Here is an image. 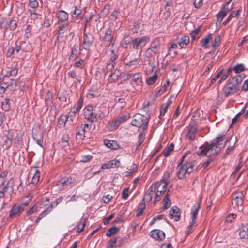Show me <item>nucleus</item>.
Returning <instances> with one entry per match:
<instances>
[{
	"label": "nucleus",
	"instance_id": "obj_29",
	"mask_svg": "<svg viewBox=\"0 0 248 248\" xmlns=\"http://www.w3.org/2000/svg\"><path fill=\"white\" fill-rule=\"evenodd\" d=\"M201 29V26H199L196 29L192 31L190 35L192 41L199 38L201 35L200 31Z\"/></svg>",
	"mask_w": 248,
	"mask_h": 248
},
{
	"label": "nucleus",
	"instance_id": "obj_22",
	"mask_svg": "<svg viewBox=\"0 0 248 248\" xmlns=\"http://www.w3.org/2000/svg\"><path fill=\"white\" fill-rule=\"evenodd\" d=\"M21 212L17 205H14L10 211L9 217L11 218H16L20 215Z\"/></svg>",
	"mask_w": 248,
	"mask_h": 248
},
{
	"label": "nucleus",
	"instance_id": "obj_12",
	"mask_svg": "<svg viewBox=\"0 0 248 248\" xmlns=\"http://www.w3.org/2000/svg\"><path fill=\"white\" fill-rule=\"evenodd\" d=\"M159 183H154L149 187L147 192L144 194L142 201L149 202L152 198L153 194L156 191V188L158 186Z\"/></svg>",
	"mask_w": 248,
	"mask_h": 248
},
{
	"label": "nucleus",
	"instance_id": "obj_16",
	"mask_svg": "<svg viewBox=\"0 0 248 248\" xmlns=\"http://www.w3.org/2000/svg\"><path fill=\"white\" fill-rule=\"evenodd\" d=\"M109 113V107L106 106H101L99 108V110L96 113L99 120H101L105 117L108 116Z\"/></svg>",
	"mask_w": 248,
	"mask_h": 248
},
{
	"label": "nucleus",
	"instance_id": "obj_39",
	"mask_svg": "<svg viewBox=\"0 0 248 248\" xmlns=\"http://www.w3.org/2000/svg\"><path fill=\"white\" fill-rule=\"evenodd\" d=\"M119 231V228L114 226L109 229L106 232V235L107 236L110 237L117 234Z\"/></svg>",
	"mask_w": 248,
	"mask_h": 248
},
{
	"label": "nucleus",
	"instance_id": "obj_47",
	"mask_svg": "<svg viewBox=\"0 0 248 248\" xmlns=\"http://www.w3.org/2000/svg\"><path fill=\"white\" fill-rule=\"evenodd\" d=\"M170 84V80L168 79L165 84L162 86V88L158 91L157 95H160L162 93H164L166 91Z\"/></svg>",
	"mask_w": 248,
	"mask_h": 248
},
{
	"label": "nucleus",
	"instance_id": "obj_36",
	"mask_svg": "<svg viewBox=\"0 0 248 248\" xmlns=\"http://www.w3.org/2000/svg\"><path fill=\"white\" fill-rule=\"evenodd\" d=\"M146 206V205L145 202H141L139 204L136 210L137 217L140 216L143 214V211L145 209Z\"/></svg>",
	"mask_w": 248,
	"mask_h": 248
},
{
	"label": "nucleus",
	"instance_id": "obj_59",
	"mask_svg": "<svg viewBox=\"0 0 248 248\" xmlns=\"http://www.w3.org/2000/svg\"><path fill=\"white\" fill-rule=\"evenodd\" d=\"M83 104V98L82 96L80 97V98L78 101V103L75 110L77 112L79 111L82 108Z\"/></svg>",
	"mask_w": 248,
	"mask_h": 248
},
{
	"label": "nucleus",
	"instance_id": "obj_24",
	"mask_svg": "<svg viewBox=\"0 0 248 248\" xmlns=\"http://www.w3.org/2000/svg\"><path fill=\"white\" fill-rule=\"evenodd\" d=\"M32 137L34 140L36 141L37 143L41 147H43V136L41 132L38 134L35 133L34 130H32Z\"/></svg>",
	"mask_w": 248,
	"mask_h": 248
},
{
	"label": "nucleus",
	"instance_id": "obj_2",
	"mask_svg": "<svg viewBox=\"0 0 248 248\" xmlns=\"http://www.w3.org/2000/svg\"><path fill=\"white\" fill-rule=\"evenodd\" d=\"M148 121V117L139 113L136 114L133 117L131 124L138 127L140 132L136 149H138L144 141V131L147 128Z\"/></svg>",
	"mask_w": 248,
	"mask_h": 248
},
{
	"label": "nucleus",
	"instance_id": "obj_5",
	"mask_svg": "<svg viewBox=\"0 0 248 248\" xmlns=\"http://www.w3.org/2000/svg\"><path fill=\"white\" fill-rule=\"evenodd\" d=\"M160 46V40L159 38L153 39L151 42L150 47L145 52V57L150 58L159 53Z\"/></svg>",
	"mask_w": 248,
	"mask_h": 248
},
{
	"label": "nucleus",
	"instance_id": "obj_20",
	"mask_svg": "<svg viewBox=\"0 0 248 248\" xmlns=\"http://www.w3.org/2000/svg\"><path fill=\"white\" fill-rule=\"evenodd\" d=\"M23 134L21 133H18L14 140V144L16 148L18 149H20L22 148L23 145Z\"/></svg>",
	"mask_w": 248,
	"mask_h": 248
},
{
	"label": "nucleus",
	"instance_id": "obj_21",
	"mask_svg": "<svg viewBox=\"0 0 248 248\" xmlns=\"http://www.w3.org/2000/svg\"><path fill=\"white\" fill-rule=\"evenodd\" d=\"M200 208V202H197L195 204V205L192 207L191 211V221H192V223L194 221H196V219L197 218V216L198 213V211Z\"/></svg>",
	"mask_w": 248,
	"mask_h": 248
},
{
	"label": "nucleus",
	"instance_id": "obj_8",
	"mask_svg": "<svg viewBox=\"0 0 248 248\" xmlns=\"http://www.w3.org/2000/svg\"><path fill=\"white\" fill-rule=\"evenodd\" d=\"M83 41L81 45V47L86 50H89L94 41L93 36L90 33L86 32V28L83 33Z\"/></svg>",
	"mask_w": 248,
	"mask_h": 248
},
{
	"label": "nucleus",
	"instance_id": "obj_10",
	"mask_svg": "<svg viewBox=\"0 0 248 248\" xmlns=\"http://www.w3.org/2000/svg\"><path fill=\"white\" fill-rule=\"evenodd\" d=\"M52 98V94L50 93L49 91L47 92V105L49 104L50 108L49 111V117L50 121H53L55 120L57 114L56 106L51 100V98Z\"/></svg>",
	"mask_w": 248,
	"mask_h": 248
},
{
	"label": "nucleus",
	"instance_id": "obj_44",
	"mask_svg": "<svg viewBox=\"0 0 248 248\" xmlns=\"http://www.w3.org/2000/svg\"><path fill=\"white\" fill-rule=\"evenodd\" d=\"M40 178V173L38 170H36L35 173L32 178L31 184H32L34 186L36 185L37 183L39 182Z\"/></svg>",
	"mask_w": 248,
	"mask_h": 248
},
{
	"label": "nucleus",
	"instance_id": "obj_41",
	"mask_svg": "<svg viewBox=\"0 0 248 248\" xmlns=\"http://www.w3.org/2000/svg\"><path fill=\"white\" fill-rule=\"evenodd\" d=\"M12 143L13 138L7 136L3 142V146L5 147L6 149H8L11 146Z\"/></svg>",
	"mask_w": 248,
	"mask_h": 248
},
{
	"label": "nucleus",
	"instance_id": "obj_42",
	"mask_svg": "<svg viewBox=\"0 0 248 248\" xmlns=\"http://www.w3.org/2000/svg\"><path fill=\"white\" fill-rule=\"evenodd\" d=\"M78 46L75 45L72 47L71 49V54L69 57V59L72 61H74L75 60V59L77 57V55L78 53Z\"/></svg>",
	"mask_w": 248,
	"mask_h": 248
},
{
	"label": "nucleus",
	"instance_id": "obj_11",
	"mask_svg": "<svg viewBox=\"0 0 248 248\" xmlns=\"http://www.w3.org/2000/svg\"><path fill=\"white\" fill-rule=\"evenodd\" d=\"M150 38L147 36H142L135 38L132 41L133 48L137 49L140 47L143 46L147 42L149 41Z\"/></svg>",
	"mask_w": 248,
	"mask_h": 248
},
{
	"label": "nucleus",
	"instance_id": "obj_17",
	"mask_svg": "<svg viewBox=\"0 0 248 248\" xmlns=\"http://www.w3.org/2000/svg\"><path fill=\"white\" fill-rule=\"evenodd\" d=\"M103 40L109 42V45H111L112 46L114 45L115 43V39L114 38V32L110 28H108L106 31L105 35L103 37Z\"/></svg>",
	"mask_w": 248,
	"mask_h": 248
},
{
	"label": "nucleus",
	"instance_id": "obj_56",
	"mask_svg": "<svg viewBox=\"0 0 248 248\" xmlns=\"http://www.w3.org/2000/svg\"><path fill=\"white\" fill-rule=\"evenodd\" d=\"M63 200V198L62 197H60L59 198H58L56 200V202L53 204H51L50 207H47V212L50 211L51 209L53 208V207L56 206L58 204L61 203Z\"/></svg>",
	"mask_w": 248,
	"mask_h": 248
},
{
	"label": "nucleus",
	"instance_id": "obj_19",
	"mask_svg": "<svg viewBox=\"0 0 248 248\" xmlns=\"http://www.w3.org/2000/svg\"><path fill=\"white\" fill-rule=\"evenodd\" d=\"M73 182L74 180L72 177H65L61 179L58 185L61 186L62 188L64 189L71 185Z\"/></svg>",
	"mask_w": 248,
	"mask_h": 248
},
{
	"label": "nucleus",
	"instance_id": "obj_63",
	"mask_svg": "<svg viewBox=\"0 0 248 248\" xmlns=\"http://www.w3.org/2000/svg\"><path fill=\"white\" fill-rule=\"evenodd\" d=\"M31 26L30 25H28L27 26H26V28L25 30V37L26 38H29L31 35Z\"/></svg>",
	"mask_w": 248,
	"mask_h": 248
},
{
	"label": "nucleus",
	"instance_id": "obj_14",
	"mask_svg": "<svg viewBox=\"0 0 248 248\" xmlns=\"http://www.w3.org/2000/svg\"><path fill=\"white\" fill-rule=\"evenodd\" d=\"M19 44V45H16L15 47H14L15 55L18 54L20 50L23 52H28L31 49V46L29 44L24 41L20 42Z\"/></svg>",
	"mask_w": 248,
	"mask_h": 248
},
{
	"label": "nucleus",
	"instance_id": "obj_23",
	"mask_svg": "<svg viewBox=\"0 0 248 248\" xmlns=\"http://www.w3.org/2000/svg\"><path fill=\"white\" fill-rule=\"evenodd\" d=\"M17 86L16 81L15 80H11L10 81V83L8 84V82L5 83L3 82L0 84V87H3L4 88V90L6 89L9 88L10 90H15L16 87Z\"/></svg>",
	"mask_w": 248,
	"mask_h": 248
},
{
	"label": "nucleus",
	"instance_id": "obj_57",
	"mask_svg": "<svg viewBox=\"0 0 248 248\" xmlns=\"http://www.w3.org/2000/svg\"><path fill=\"white\" fill-rule=\"evenodd\" d=\"M18 72V69L16 68H13V69H10L7 71L6 76H16L17 75Z\"/></svg>",
	"mask_w": 248,
	"mask_h": 248
},
{
	"label": "nucleus",
	"instance_id": "obj_62",
	"mask_svg": "<svg viewBox=\"0 0 248 248\" xmlns=\"http://www.w3.org/2000/svg\"><path fill=\"white\" fill-rule=\"evenodd\" d=\"M223 72V69L219 70L218 73L216 74L214 78L211 80V84H213L222 74Z\"/></svg>",
	"mask_w": 248,
	"mask_h": 248
},
{
	"label": "nucleus",
	"instance_id": "obj_46",
	"mask_svg": "<svg viewBox=\"0 0 248 248\" xmlns=\"http://www.w3.org/2000/svg\"><path fill=\"white\" fill-rule=\"evenodd\" d=\"M17 25V21L15 18H10L9 29L14 30L16 29Z\"/></svg>",
	"mask_w": 248,
	"mask_h": 248
},
{
	"label": "nucleus",
	"instance_id": "obj_18",
	"mask_svg": "<svg viewBox=\"0 0 248 248\" xmlns=\"http://www.w3.org/2000/svg\"><path fill=\"white\" fill-rule=\"evenodd\" d=\"M181 213L180 209L176 206L172 207L170 211L169 217L170 218H174L176 221L180 219Z\"/></svg>",
	"mask_w": 248,
	"mask_h": 248
},
{
	"label": "nucleus",
	"instance_id": "obj_33",
	"mask_svg": "<svg viewBox=\"0 0 248 248\" xmlns=\"http://www.w3.org/2000/svg\"><path fill=\"white\" fill-rule=\"evenodd\" d=\"M10 18L7 19L6 17H3L0 20V28L3 29L4 31L9 28V29Z\"/></svg>",
	"mask_w": 248,
	"mask_h": 248
},
{
	"label": "nucleus",
	"instance_id": "obj_50",
	"mask_svg": "<svg viewBox=\"0 0 248 248\" xmlns=\"http://www.w3.org/2000/svg\"><path fill=\"white\" fill-rule=\"evenodd\" d=\"M118 238H120L115 237L109 240L107 244V248H113L116 243L117 242Z\"/></svg>",
	"mask_w": 248,
	"mask_h": 248
},
{
	"label": "nucleus",
	"instance_id": "obj_51",
	"mask_svg": "<svg viewBox=\"0 0 248 248\" xmlns=\"http://www.w3.org/2000/svg\"><path fill=\"white\" fill-rule=\"evenodd\" d=\"M170 14L171 9H169L167 7L166 9H165L164 12L162 13L161 17L163 19L167 20L170 17Z\"/></svg>",
	"mask_w": 248,
	"mask_h": 248
},
{
	"label": "nucleus",
	"instance_id": "obj_64",
	"mask_svg": "<svg viewBox=\"0 0 248 248\" xmlns=\"http://www.w3.org/2000/svg\"><path fill=\"white\" fill-rule=\"evenodd\" d=\"M115 217L114 213H111L109 216H108L107 217L103 219V223L105 225H107L108 224L109 221L113 218Z\"/></svg>",
	"mask_w": 248,
	"mask_h": 248
},
{
	"label": "nucleus",
	"instance_id": "obj_55",
	"mask_svg": "<svg viewBox=\"0 0 248 248\" xmlns=\"http://www.w3.org/2000/svg\"><path fill=\"white\" fill-rule=\"evenodd\" d=\"M80 223L81 224V227H80V226L79 224L78 226L77 232L78 233H80L84 231V228H85V226L86 223V219H81L80 222Z\"/></svg>",
	"mask_w": 248,
	"mask_h": 248
},
{
	"label": "nucleus",
	"instance_id": "obj_25",
	"mask_svg": "<svg viewBox=\"0 0 248 248\" xmlns=\"http://www.w3.org/2000/svg\"><path fill=\"white\" fill-rule=\"evenodd\" d=\"M104 144L113 150L117 149L119 148V145L117 142L113 140H104Z\"/></svg>",
	"mask_w": 248,
	"mask_h": 248
},
{
	"label": "nucleus",
	"instance_id": "obj_53",
	"mask_svg": "<svg viewBox=\"0 0 248 248\" xmlns=\"http://www.w3.org/2000/svg\"><path fill=\"white\" fill-rule=\"evenodd\" d=\"M85 131L84 129L79 130L78 132L76 133V138L77 139L82 140L85 137Z\"/></svg>",
	"mask_w": 248,
	"mask_h": 248
},
{
	"label": "nucleus",
	"instance_id": "obj_4",
	"mask_svg": "<svg viewBox=\"0 0 248 248\" xmlns=\"http://www.w3.org/2000/svg\"><path fill=\"white\" fill-rule=\"evenodd\" d=\"M244 197L245 194L242 191L233 192L231 195L233 207L239 211L242 210L243 208Z\"/></svg>",
	"mask_w": 248,
	"mask_h": 248
},
{
	"label": "nucleus",
	"instance_id": "obj_38",
	"mask_svg": "<svg viewBox=\"0 0 248 248\" xmlns=\"http://www.w3.org/2000/svg\"><path fill=\"white\" fill-rule=\"evenodd\" d=\"M2 109L5 111H8L10 109V99L8 98H5L1 102Z\"/></svg>",
	"mask_w": 248,
	"mask_h": 248
},
{
	"label": "nucleus",
	"instance_id": "obj_37",
	"mask_svg": "<svg viewBox=\"0 0 248 248\" xmlns=\"http://www.w3.org/2000/svg\"><path fill=\"white\" fill-rule=\"evenodd\" d=\"M174 144H171L168 147L164 149L162 154L165 156L168 157L170 155V153L174 150Z\"/></svg>",
	"mask_w": 248,
	"mask_h": 248
},
{
	"label": "nucleus",
	"instance_id": "obj_1",
	"mask_svg": "<svg viewBox=\"0 0 248 248\" xmlns=\"http://www.w3.org/2000/svg\"><path fill=\"white\" fill-rule=\"evenodd\" d=\"M224 136L223 133L219 134L212 140L210 144L207 143L200 147L201 151L197 153V155L206 156L208 158L204 163L197 166L195 170L199 169L201 165V167L206 169L214 161L212 156L217 155L228 141V139L225 140ZM197 164L195 154L190 152L186 153L177 166L176 174L178 178L183 179L185 178L186 174H189L193 172Z\"/></svg>",
	"mask_w": 248,
	"mask_h": 248
},
{
	"label": "nucleus",
	"instance_id": "obj_60",
	"mask_svg": "<svg viewBox=\"0 0 248 248\" xmlns=\"http://www.w3.org/2000/svg\"><path fill=\"white\" fill-rule=\"evenodd\" d=\"M69 137L68 135H64L62 138V145L64 147L68 145Z\"/></svg>",
	"mask_w": 248,
	"mask_h": 248
},
{
	"label": "nucleus",
	"instance_id": "obj_9",
	"mask_svg": "<svg viewBox=\"0 0 248 248\" xmlns=\"http://www.w3.org/2000/svg\"><path fill=\"white\" fill-rule=\"evenodd\" d=\"M93 110V107L91 105L86 106L83 110L85 119L91 122H94L97 120V114Z\"/></svg>",
	"mask_w": 248,
	"mask_h": 248
},
{
	"label": "nucleus",
	"instance_id": "obj_54",
	"mask_svg": "<svg viewBox=\"0 0 248 248\" xmlns=\"http://www.w3.org/2000/svg\"><path fill=\"white\" fill-rule=\"evenodd\" d=\"M241 12V9H238L236 11H232L228 16V18L231 21L233 17H238Z\"/></svg>",
	"mask_w": 248,
	"mask_h": 248
},
{
	"label": "nucleus",
	"instance_id": "obj_26",
	"mask_svg": "<svg viewBox=\"0 0 248 248\" xmlns=\"http://www.w3.org/2000/svg\"><path fill=\"white\" fill-rule=\"evenodd\" d=\"M120 125L116 119L109 121L108 124V130L109 131H114L116 130Z\"/></svg>",
	"mask_w": 248,
	"mask_h": 248
},
{
	"label": "nucleus",
	"instance_id": "obj_15",
	"mask_svg": "<svg viewBox=\"0 0 248 248\" xmlns=\"http://www.w3.org/2000/svg\"><path fill=\"white\" fill-rule=\"evenodd\" d=\"M150 235L154 239L158 241H162L165 237L164 232L158 229H155L151 231Z\"/></svg>",
	"mask_w": 248,
	"mask_h": 248
},
{
	"label": "nucleus",
	"instance_id": "obj_3",
	"mask_svg": "<svg viewBox=\"0 0 248 248\" xmlns=\"http://www.w3.org/2000/svg\"><path fill=\"white\" fill-rule=\"evenodd\" d=\"M242 81L240 75H236L228 79L222 89L224 96L228 97L237 93L240 90V85Z\"/></svg>",
	"mask_w": 248,
	"mask_h": 248
},
{
	"label": "nucleus",
	"instance_id": "obj_45",
	"mask_svg": "<svg viewBox=\"0 0 248 248\" xmlns=\"http://www.w3.org/2000/svg\"><path fill=\"white\" fill-rule=\"evenodd\" d=\"M220 37V35H218L215 38L212 44V46L213 47L214 50H215L219 46L221 40Z\"/></svg>",
	"mask_w": 248,
	"mask_h": 248
},
{
	"label": "nucleus",
	"instance_id": "obj_34",
	"mask_svg": "<svg viewBox=\"0 0 248 248\" xmlns=\"http://www.w3.org/2000/svg\"><path fill=\"white\" fill-rule=\"evenodd\" d=\"M142 75L140 73H136L132 75V81L137 85H140L142 83Z\"/></svg>",
	"mask_w": 248,
	"mask_h": 248
},
{
	"label": "nucleus",
	"instance_id": "obj_58",
	"mask_svg": "<svg viewBox=\"0 0 248 248\" xmlns=\"http://www.w3.org/2000/svg\"><path fill=\"white\" fill-rule=\"evenodd\" d=\"M236 215L235 214H230L228 215L225 219V221L227 222H232V221L236 218Z\"/></svg>",
	"mask_w": 248,
	"mask_h": 248
},
{
	"label": "nucleus",
	"instance_id": "obj_48",
	"mask_svg": "<svg viewBox=\"0 0 248 248\" xmlns=\"http://www.w3.org/2000/svg\"><path fill=\"white\" fill-rule=\"evenodd\" d=\"M15 185V181L14 178L13 177L11 178L8 182L7 183L6 186H7L8 187H10L11 188V192H10V196H12V194L13 193L14 191V186Z\"/></svg>",
	"mask_w": 248,
	"mask_h": 248
},
{
	"label": "nucleus",
	"instance_id": "obj_49",
	"mask_svg": "<svg viewBox=\"0 0 248 248\" xmlns=\"http://www.w3.org/2000/svg\"><path fill=\"white\" fill-rule=\"evenodd\" d=\"M233 70L236 73L238 74L244 71L245 70V68L243 64H239L235 65L233 68Z\"/></svg>",
	"mask_w": 248,
	"mask_h": 248
},
{
	"label": "nucleus",
	"instance_id": "obj_13",
	"mask_svg": "<svg viewBox=\"0 0 248 248\" xmlns=\"http://www.w3.org/2000/svg\"><path fill=\"white\" fill-rule=\"evenodd\" d=\"M233 4H232L229 7H225V6H222L221 9L216 15L217 19L218 22H220L223 20V18L226 16L227 14L233 9Z\"/></svg>",
	"mask_w": 248,
	"mask_h": 248
},
{
	"label": "nucleus",
	"instance_id": "obj_52",
	"mask_svg": "<svg viewBox=\"0 0 248 248\" xmlns=\"http://www.w3.org/2000/svg\"><path fill=\"white\" fill-rule=\"evenodd\" d=\"M120 15V10L117 9L113 11L112 14L110 16V19L115 21L116 20Z\"/></svg>",
	"mask_w": 248,
	"mask_h": 248
},
{
	"label": "nucleus",
	"instance_id": "obj_35",
	"mask_svg": "<svg viewBox=\"0 0 248 248\" xmlns=\"http://www.w3.org/2000/svg\"><path fill=\"white\" fill-rule=\"evenodd\" d=\"M121 74V72L119 70L115 69L114 72L111 74L109 76V80L111 82H115L119 78Z\"/></svg>",
	"mask_w": 248,
	"mask_h": 248
},
{
	"label": "nucleus",
	"instance_id": "obj_6",
	"mask_svg": "<svg viewBox=\"0 0 248 248\" xmlns=\"http://www.w3.org/2000/svg\"><path fill=\"white\" fill-rule=\"evenodd\" d=\"M170 178V173L166 172L159 182H155V183H159L158 186L156 188V191H158L160 194L164 193L166 191V188L169 183Z\"/></svg>",
	"mask_w": 248,
	"mask_h": 248
},
{
	"label": "nucleus",
	"instance_id": "obj_30",
	"mask_svg": "<svg viewBox=\"0 0 248 248\" xmlns=\"http://www.w3.org/2000/svg\"><path fill=\"white\" fill-rule=\"evenodd\" d=\"M239 235L240 239L248 238V229L245 226H242L239 229Z\"/></svg>",
	"mask_w": 248,
	"mask_h": 248
},
{
	"label": "nucleus",
	"instance_id": "obj_28",
	"mask_svg": "<svg viewBox=\"0 0 248 248\" xmlns=\"http://www.w3.org/2000/svg\"><path fill=\"white\" fill-rule=\"evenodd\" d=\"M189 42V38L187 35H184L182 36L178 42L179 46L181 48H185Z\"/></svg>",
	"mask_w": 248,
	"mask_h": 248
},
{
	"label": "nucleus",
	"instance_id": "obj_27",
	"mask_svg": "<svg viewBox=\"0 0 248 248\" xmlns=\"http://www.w3.org/2000/svg\"><path fill=\"white\" fill-rule=\"evenodd\" d=\"M67 121H68L67 115L62 114L58 119L57 126L59 128L64 127Z\"/></svg>",
	"mask_w": 248,
	"mask_h": 248
},
{
	"label": "nucleus",
	"instance_id": "obj_40",
	"mask_svg": "<svg viewBox=\"0 0 248 248\" xmlns=\"http://www.w3.org/2000/svg\"><path fill=\"white\" fill-rule=\"evenodd\" d=\"M164 203V205L163 206V209H167L170 205L171 202L170 201L169 199V195L168 193V192L167 193V194L165 195L164 198L163 199L162 201Z\"/></svg>",
	"mask_w": 248,
	"mask_h": 248
},
{
	"label": "nucleus",
	"instance_id": "obj_43",
	"mask_svg": "<svg viewBox=\"0 0 248 248\" xmlns=\"http://www.w3.org/2000/svg\"><path fill=\"white\" fill-rule=\"evenodd\" d=\"M157 78V75L156 73H155L152 76L149 77L148 79H146V83L149 85H152L156 82Z\"/></svg>",
	"mask_w": 248,
	"mask_h": 248
},
{
	"label": "nucleus",
	"instance_id": "obj_32",
	"mask_svg": "<svg viewBox=\"0 0 248 248\" xmlns=\"http://www.w3.org/2000/svg\"><path fill=\"white\" fill-rule=\"evenodd\" d=\"M57 17L59 21L61 22H64L66 21L68 18V14L63 10L59 11L57 14Z\"/></svg>",
	"mask_w": 248,
	"mask_h": 248
},
{
	"label": "nucleus",
	"instance_id": "obj_31",
	"mask_svg": "<svg viewBox=\"0 0 248 248\" xmlns=\"http://www.w3.org/2000/svg\"><path fill=\"white\" fill-rule=\"evenodd\" d=\"M212 34L210 33L208 34L204 38L202 39L201 40V45L204 48H208V46H207V44L210 41L212 40Z\"/></svg>",
	"mask_w": 248,
	"mask_h": 248
},
{
	"label": "nucleus",
	"instance_id": "obj_61",
	"mask_svg": "<svg viewBox=\"0 0 248 248\" xmlns=\"http://www.w3.org/2000/svg\"><path fill=\"white\" fill-rule=\"evenodd\" d=\"M111 54L110 56V60L111 62V63H114V62L117 59L118 56L115 52V50L114 49L111 50Z\"/></svg>",
	"mask_w": 248,
	"mask_h": 248
},
{
	"label": "nucleus",
	"instance_id": "obj_7",
	"mask_svg": "<svg viewBox=\"0 0 248 248\" xmlns=\"http://www.w3.org/2000/svg\"><path fill=\"white\" fill-rule=\"evenodd\" d=\"M193 116L189 122L186 137L190 140H194L197 133V122L193 119Z\"/></svg>",
	"mask_w": 248,
	"mask_h": 248
}]
</instances>
